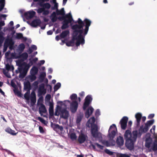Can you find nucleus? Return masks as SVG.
I'll return each mask as SVG.
<instances>
[{"label": "nucleus", "mask_w": 157, "mask_h": 157, "mask_svg": "<svg viewBox=\"0 0 157 157\" xmlns=\"http://www.w3.org/2000/svg\"><path fill=\"white\" fill-rule=\"evenodd\" d=\"M26 75V73L23 71L20 72V74L19 75V78H23L25 77Z\"/></svg>", "instance_id": "nucleus-47"}, {"label": "nucleus", "mask_w": 157, "mask_h": 157, "mask_svg": "<svg viewBox=\"0 0 157 157\" xmlns=\"http://www.w3.org/2000/svg\"><path fill=\"white\" fill-rule=\"evenodd\" d=\"M47 112V110L45 106L42 103L40 105V106L39 107V113L41 116H42L43 113H46Z\"/></svg>", "instance_id": "nucleus-16"}, {"label": "nucleus", "mask_w": 157, "mask_h": 157, "mask_svg": "<svg viewBox=\"0 0 157 157\" xmlns=\"http://www.w3.org/2000/svg\"><path fill=\"white\" fill-rule=\"evenodd\" d=\"M6 68L8 71L10 70L13 71L14 67L13 65L10 66L9 64H7L6 65Z\"/></svg>", "instance_id": "nucleus-41"}, {"label": "nucleus", "mask_w": 157, "mask_h": 157, "mask_svg": "<svg viewBox=\"0 0 157 157\" xmlns=\"http://www.w3.org/2000/svg\"><path fill=\"white\" fill-rule=\"evenodd\" d=\"M77 137L76 134L74 133H71L70 135V138L72 140H76Z\"/></svg>", "instance_id": "nucleus-48"}, {"label": "nucleus", "mask_w": 157, "mask_h": 157, "mask_svg": "<svg viewBox=\"0 0 157 157\" xmlns=\"http://www.w3.org/2000/svg\"><path fill=\"white\" fill-rule=\"evenodd\" d=\"M39 84V81H35L33 83V86L35 89H37L38 87V85Z\"/></svg>", "instance_id": "nucleus-53"}, {"label": "nucleus", "mask_w": 157, "mask_h": 157, "mask_svg": "<svg viewBox=\"0 0 157 157\" xmlns=\"http://www.w3.org/2000/svg\"><path fill=\"white\" fill-rule=\"evenodd\" d=\"M149 127L145 124L141 125L139 129L138 132L137 130L133 131L131 132L129 130H127L124 134V138L125 140V145L127 148L130 150H132L134 148V144H135L137 137L138 135L140 137L143 133L147 132Z\"/></svg>", "instance_id": "nucleus-1"}, {"label": "nucleus", "mask_w": 157, "mask_h": 157, "mask_svg": "<svg viewBox=\"0 0 157 157\" xmlns=\"http://www.w3.org/2000/svg\"><path fill=\"white\" fill-rule=\"evenodd\" d=\"M69 31L68 30H66L62 32L60 35L61 38H64L66 37L69 34Z\"/></svg>", "instance_id": "nucleus-31"}, {"label": "nucleus", "mask_w": 157, "mask_h": 157, "mask_svg": "<svg viewBox=\"0 0 157 157\" xmlns=\"http://www.w3.org/2000/svg\"><path fill=\"white\" fill-rule=\"evenodd\" d=\"M16 64L18 66V67H21L22 69V66L24 65V62L22 63L21 60H18L16 62Z\"/></svg>", "instance_id": "nucleus-43"}, {"label": "nucleus", "mask_w": 157, "mask_h": 157, "mask_svg": "<svg viewBox=\"0 0 157 157\" xmlns=\"http://www.w3.org/2000/svg\"><path fill=\"white\" fill-rule=\"evenodd\" d=\"M58 4L57 3H55L53 6H52L51 7V9L52 10L58 9Z\"/></svg>", "instance_id": "nucleus-56"}, {"label": "nucleus", "mask_w": 157, "mask_h": 157, "mask_svg": "<svg viewBox=\"0 0 157 157\" xmlns=\"http://www.w3.org/2000/svg\"><path fill=\"white\" fill-rule=\"evenodd\" d=\"M78 103L76 101H73L70 104V110L72 113H75L77 111Z\"/></svg>", "instance_id": "nucleus-10"}, {"label": "nucleus", "mask_w": 157, "mask_h": 157, "mask_svg": "<svg viewBox=\"0 0 157 157\" xmlns=\"http://www.w3.org/2000/svg\"><path fill=\"white\" fill-rule=\"evenodd\" d=\"M30 86V84L29 82H26L24 83V89L25 90L28 89Z\"/></svg>", "instance_id": "nucleus-49"}, {"label": "nucleus", "mask_w": 157, "mask_h": 157, "mask_svg": "<svg viewBox=\"0 0 157 157\" xmlns=\"http://www.w3.org/2000/svg\"><path fill=\"white\" fill-rule=\"evenodd\" d=\"M24 97L27 100H29V93L28 92H26L24 94Z\"/></svg>", "instance_id": "nucleus-57"}, {"label": "nucleus", "mask_w": 157, "mask_h": 157, "mask_svg": "<svg viewBox=\"0 0 157 157\" xmlns=\"http://www.w3.org/2000/svg\"><path fill=\"white\" fill-rule=\"evenodd\" d=\"M28 78L31 82H32L36 80V75L31 74V75L29 76Z\"/></svg>", "instance_id": "nucleus-38"}, {"label": "nucleus", "mask_w": 157, "mask_h": 157, "mask_svg": "<svg viewBox=\"0 0 157 157\" xmlns=\"http://www.w3.org/2000/svg\"><path fill=\"white\" fill-rule=\"evenodd\" d=\"M100 115V110L98 109L96 110L95 113V115L96 117L99 116Z\"/></svg>", "instance_id": "nucleus-59"}, {"label": "nucleus", "mask_w": 157, "mask_h": 157, "mask_svg": "<svg viewBox=\"0 0 157 157\" xmlns=\"http://www.w3.org/2000/svg\"><path fill=\"white\" fill-rule=\"evenodd\" d=\"M4 33L2 32H0V40L2 41L3 42L5 38L4 37Z\"/></svg>", "instance_id": "nucleus-51"}, {"label": "nucleus", "mask_w": 157, "mask_h": 157, "mask_svg": "<svg viewBox=\"0 0 157 157\" xmlns=\"http://www.w3.org/2000/svg\"><path fill=\"white\" fill-rule=\"evenodd\" d=\"M3 150L5 151L8 154L11 155H13V157H16L14 154L12 152L6 149H3Z\"/></svg>", "instance_id": "nucleus-55"}, {"label": "nucleus", "mask_w": 157, "mask_h": 157, "mask_svg": "<svg viewBox=\"0 0 157 157\" xmlns=\"http://www.w3.org/2000/svg\"><path fill=\"white\" fill-rule=\"evenodd\" d=\"M57 15L56 12H53L51 14L50 16V18L52 22H54L57 21V17L56 16Z\"/></svg>", "instance_id": "nucleus-24"}, {"label": "nucleus", "mask_w": 157, "mask_h": 157, "mask_svg": "<svg viewBox=\"0 0 157 157\" xmlns=\"http://www.w3.org/2000/svg\"><path fill=\"white\" fill-rule=\"evenodd\" d=\"M117 131L116 126L115 124H113L110 126L108 135L109 140H106L105 145L109 147L115 144V142L113 139L116 135Z\"/></svg>", "instance_id": "nucleus-5"}, {"label": "nucleus", "mask_w": 157, "mask_h": 157, "mask_svg": "<svg viewBox=\"0 0 157 157\" xmlns=\"http://www.w3.org/2000/svg\"><path fill=\"white\" fill-rule=\"evenodd\" d=\"M56 12L57 15H65V11L63 8H62L60 10H59L58 9L57 10Z\"/></svg>", "instance_id": "nucleus-34"}, {"label": "nucleus", "mask_w": 157, "mask_h": 157, "mask_svg": "<svg viewBox=\"0 0 157 157\" xmlns=\"http://www.w3.org/2000/svg\"><path fill=\"white\" fill-rule=\"evenodd\" d=\"M145 147L148 148H149L152 144V140L150 138H147L145 140Z\"/></svg>", "instance_id": "nucleus-20"}, {"label": "nucleus", "mask_w": 157, "mask_h": 157, "mask_svg": "<svg viewBox=\"0 0 157 157\" xmlns=\"http://www.w3.org/2000/svg\"><path fill=\"white\" fill-rule=\"evenodd\" d=\"M31 105L32 106H33L36 102V95L34 93L33 95L31 97Z\"/></svg>", "instance_id": "nucleus-25"}, {"label": "nucleus", "mask_w": 157, "mask_h": 157, "mask_svg": "<svg viewBox=\"0 0 157 157\" xmlns=\"http://www.w3.org/2000/svg\"><path fill=\"white\" fill-rule=\"evenodd\" d=\"M77 98V95L75 94H73L70 96V98L72 100H76Z\"/></svg>", "instance_id": "nucleus-52"}, {"label": "nucleus", "mask_w": 157, "mask_h": 157, "mask_svg": "<svg viewBox=\"0 0 157 157\" xmlns=\"http://www.w3.org/2000/svg\"><path fill=\"white\" fill-rule=\"evenodd\" d=\"M90 145L89 146L90 147H92L94 149H96V147L95 146V145H96L95 144V143H94V144L91 141H90Z\"/></svg>", "instance_id": "nucleus-60"}, {"label": "nucleus", "mask_w": 157, "mask_h": 157, "mask_svg": "<svg viewBox=\"0 0 157 157\" xmlns=\"http://www.w3.org/2000/svg\"><path fill=\"white\" fill-rule=\"evenodd\" d=\"M77 22L78 24L72 25L71 24V28L72 29L76 30L79 33H82L84 36L87 33L89 29V27L90 26L91 21L90 20L85 18L84 21H82L80 18L75 22Z\"/></svg>", "instance_id": "nucleus-2"}, {"label": "nucleus", "mask_w": 157, "mask_h": 157, "mask_svg": "<svg viewBox=\"0 0 157 157\" xmlns=\"http://www.w3.org/2000/svg\"><path fill=\"white\" fill-rule=\"evenodd\" d=\"M116 143L118 146H123L124 144L123 138L120 136L117 137L116 140Z\"/></svg>", "instance_id": "nucleus-18"}, {"label": "nucleus", "mask_w": 157, "mask_h": 157, "mask_svg": "<svg viewBox=\"0 0 157 157\" xmlns=\"http://www.w3.org/2000/svg\"><path fill=\"white\" fill-rule=\"evenodd\" d=\"M83 117V114L82 113L78 114L76 119V123L78 125H80V122Z\"/></svg>", "instance_id": "nucleus-21"}, {"label": "nucleus", "mask_w": 157, "mask_h": 157, "mask_svg": "<svg viewBox=\"0 0 157 157\" xmlns=\"http://www.w3.org/2000/svg\"><path fill=\"white\" fill-rule=\"evenodd\" d=\"M49 114L50 116H52L54 115L53 103L50 102H49Z\"/></svg>", "instance_id": "nucleus-23"}, {"label": "nucleus", "mask_w": 157, "mask_h": 157, "mask_svg": "<svg viewBox=\"0 0 157 157\" xmlns=\"http://www.w3.org/2000/svg\"><path fill=\"white\" fill-rule=\"evenodd\" d=\"M40 6L43 7L44 9H49L51 7L50 4L48 3L44 4L41 3H40Z\"/></svg>", "instance_id": "nucleus-33"}, {"label": "nucleus", "mask_w": 157, "mask_h": 157, "mask_svg": "<svg viewBox=\"0 0 157 157\" xmlns=\"http://www.w3.org/2000/svg\"><path fill=\"white\" fill-rule=\"evenodd\" d=\"M68 17V14H67L65 16L63 15V16L61 17L59 16L57 18V19H58L61 21H64L65 19H67V18Z\"/></svg>", "instance_id": "nucleus-42"}, {"label": "nucleus", "mask_w": 157, "mask_h": 157, "mask_svg": "<svg viewBox=\"0 0 157 157\" xmlns=\"http://www.w3.org/2000/svg\"><path fill=\"white\" fill-rule=\"evenodd\" d=\"M35 14L36 12L33 10H32L25 13L24 16L27 19L29 20L33 17Z\"/></svg>", "instance_id": "nucleus-11"}, {"label": "nucleus", "mask_w": 157, "mask_h": 157, "mask_svg": "<svg viewBox=\"0 0 157 157\" xmlns=\"http://www.w3.org/2000/svg\"><path fill=\"white\" fill-rule=\"evenodd\" d=\"M95 120L94 117L90 118L87 121V126L90 127L89 124H90L91 126L90 132L92 136L94 138L101 139L102 138L101 134L98 131L97 125L94 124Z\"/></svg>", "instance_id": "nucleus-3"}, {"label": "nucleus", "mask_w": 157, "mask_h": 157, "mask_svg": "<svg viewBox=\"0 0 157 157\" xmlns=\"http://www.w3.org/2000/svg\"><path fill=\"white\" fill-rule=\"evenodd\" d=\"M5 131L7 133L10 134L11 135L14 136L16 135L17 133H15L14 130L11 129L10 128H8L5 129Z\"/></svg>", "instance_id": "nucleus-32"}, {"label": "nucleus", "mask_w": 157, "mask_h": 157, "mask_svg": "<svg viewBox=\"0 0 157 157\" xmlns=\"http://www.w3.org/2000/svg\"><path fill=\"white\" fill-rule=\"evenodd\" d=\"M154 119H152V120L147 121L145 124L150 127L154 123Z\"/></svg>", "instance_id": "nucleus-44"}, {"label": "nucleus", "mask_w": 157, "mask_h": 157, "mask_svg": "<svg viewBox=\"0 0 157 157\" xmlns=\"http://www.w3.org/2000/svg\"><path fill=\"white\" fill-rule=\"evenodd\" d=\"M41 23V21L40 19H36L32 21L31 25L33 27H36L38 26H40Z\"/></svg>", "instance_id": "nucleus-14"}, {"label": "nucleus", "mask_w": 157, "mask_h": 157, "mask_svg": "<svg viewBox=\"0 0 157 157\" xmlns=\"http://www.w3.org/2000/svg\"><path fill=\"white\" fill-rule=\"evenodd\" d=\"M0 11L4 8L5 5V0H0Z\"/></svg>", "instance_id": "nucleus-40"}, {"label": "nucleus", "mask_w": 157, "mask_h": 157, "mask_svg": "<svg viewBox=\"0 0 157 157\" xmlns=\"http://www.w3.org/2000/svg\"><path fill=\"white\" fill-rule=\"evenodd\" d=\"M39 130L40 132L41 133H44V131L43 127L41 126H39Z\"/></svg>", "instance_id": "nucleus-64"}, {"label": "nucleus", "mask_w": 157, "mask_h": 157, "mask_svg": "<svg viewBox=\"0 0 157 157\" xmlns=\"http://www.w3.org/2000/svg\"><path fill=\"white\" fill-rule=\"evenodd\" d=\"M94 110V109L92 106L88 108L85 113L86 117L88 118L92 113Z\"/></svg>", "instance_id": "nucleus-15"}, {"label": "nucleus", "mask_w": 157, "mask_h": 157, "mask_svg": "<svg viewBox=\"0 0 157 157\" xmlns=\"http://www.w3.org/2000/svg\"><path fill=\"white\" fill-rule=\"evenodd\" d=\"M104 151L106 154L110 155H113V152L106 148L105 150Z\"/></svg>", "instance_id": "nucleus-50"}, {"label": "nucleus", "mask_w": 157, "mask_h": 157, "mask_svg": "<svg viewBox=\"0 0 157 157\" xmlns=\"http://www.w3.org/2000/svg\"><path fill=\"white\" fill-rule=\"evenodd\" d=\"M44 8H39L37 10V12L39 13H40L43 12V11L44 10Z\"/></svg>", "instance_id": "nucleus-62"}, {"label": "nucleus", "mask_w": 157, "mask_h": 157, "mask_svg": "<svg viewBox=\"0 0 157 157\" xmlns=\"http://www.w3.org/2000/svg\"><path fill=\"white\" fill-rule=\"evenodd\" d=\"M74 21L72 17H69L68 19H65L63 21L62 23V25L61 27V29L62 30L65 29L69 27L68 25L69 23H71L72 21Z\"/></svg>", "instance_id": "nucleus-7"}, {"label": "nucleus", "mask_w": 157, "mask_h": 157, "mask_svg": "<svg viewBox=\"0 0 157 157\" xmlns=\"http://www.w3.org/2000/svg\"><path fill=\"white\" fill-rule=\"evenodd\" d=\"M28 56V54L27 53L24 52L21 54L18 57L16 58L21 57L22 58V61H24L27 59Z\"/></svg>", "instance_id": "nucleus-28"}, {"label": "nucleus", "mask_w": 157, "mask_h": 157, "mask_svg": "<svg viewBox=\"0 0 157 157\" xmlns=\"http://www.w3.org/2000/svg\"><path fill=\"white\" fill-rule=\"evenodd\" d=\"M59 111H60V117L65 120L67 119L69 116V113L66 109H62L61 108Z\"/></svg>", "instance_id": "nucleus-8"}, {"label": "nucleus", "mask_w": 157, "mask_h": 157, "mask_svg": "<svg viewBox=\"0 0 157 157\" xmlns=\"http://www.w3.org/2000/svg\"><path fill=\"white\" fill-rule=\"evenodd\" d=\"M117 157H130V155L127 154H122L120 153H118Z\"/></svg>", "instance_id": "nucleus-36"}, {"label": "nucleus", "mask_w": 157, "mask_h": 157, "mask_svg": "<svg viewBox=\"0 0 157 157\" xmlns=\"http://www.w3.org/2000/svg\"><path fill=\"white\" fill-rule=\"evenodd\" d=\"M93 100L92 96L91 95H88L85 98V101L83 103L82 108L84 110H86L89 105L91 104Z\"/></svg>", "instance_id": "nucleus-6"}, {"label": "nucleus", "mask_w": 157, "mask_h": 157, "mask_svg": "<svg viewBox=\"0 0 157 157\" xmlns=\"http://www.w3.org/2000/svg\"><path fill=\"white\" fill-rule=\"evenodd\" d=\"M46 93V90L44 88V83H41L39 85L38 90V94L39 95L45 94Z\"/></svg>", "instance_id": "nucleus-12"}, {"label": "nucleus", "mask_w": 157, "mask_h": 157, "mask_svg": "<svg viewBox=\"0 0 157 157\" xmlns=\"http://www.w3.org/2000/svg\"><path fill=\"white\" fill-rule=\"evenodd\" d=\"M24 65L22 66V71L25 72L27 74L29 68L30 67V63L27 64L25 62H24Z\"/></svg>", "instance_id": "nucleus-22"}, {"label": "nucleus", "mask_w": 157, "mask_h": 157, "mask_svg": "<svg viewBox=\"0 0 157 157\" xmlns=\"http://www.w3.org/2000/svg\"><path fill=\"white\" fill-rule=\"evenodd\" d=\"M87 136L83 133L80 134L78 138V140L80 144L83 143L86 140Z\"/></svg>", "instance_id": "nucleus-17"}, {"label": "nucleus", "mask_w": 157, "mask_h": 157, "mask_svg": "<svg viewBox=\"0 0 157 157\" xmlns=\"http://www.w3.org/2000/svg\"><path fill=\"white\" fill-rule=\"evenodd\" d=\"M95 144L97 146V147L101 150H103L104 148V146L101 145L97 143H95Z\"/></svg>", "instance_id": "nucleus-58"}, {"label": "nucleus", "mask_w": 157, "mask_h": 157, "mask_svg": "<svg viewBox=\"0 0 157 157\" xmlns=\"http://www.w3.org/2000/svg\"><path fill=\"white\" fill-rule=\"evenodd\" d=\"M46 74L45 72H43L41 73L39 77V79L40 80V82H43L45 77L46 76Z\"/></svg>", "instance_id": "nucleus-35"}, {"label": "nucleus", "mask_w": 157, "mask_h": 157, "mask_svg": "<svg viewBox=\"0 0 157 157\" xmlns=\"http://www.w3.org/2000/svg\"><path fill=\"white\" fill-rule=\"evenodd\" d=\"M10 53V51H8L6 52L5 53V56L6 58L8 60H10L11 59V58H9V57Z\"/></svg>", "instance_id": "nucleus-54"}, {"label": "nucleus", "mask_w": 157, "mask_h": 157, "mask_svg": "<svg viewBox=\"0 0 157 157\" xmlns=\"http://www.w3.org/2000/svg\"><path fill=\"white\" fill-rule=\"evenodd\" d=\"M37 119L40 121L43 124L45 125H47L48 123V121H46L43 118L40 117H38L37 118Z\"/></svg>", "instance_id": "nucleus-37"}, {"label": "nucleus", "mask_w": 157, "mask_h": 157, "mask_svg": "<svg viewBox=\"0 0 157 157\" xmlns=\"http://www.w3.org/2000/svg\"><path fill=\"white\" fill-rule=\"evenodd\" d=\"M23 37V34L20 33H17L15 38L17 39H20L22 38Z\"/></svg>", "instance_id": "nucleus-46"}, {"label": "nucleus", "mask_w": 157, "mask_h": 157, "mask_svg": "<svg viewBox=\"0 0 157 157\" xmlns=\"http://www.w3.org/2000/svg\"><path fill=\"white\" fill-rule=\"evenodd\" d=\"M51 126L52 127L55 128H58L61 131H62L63 130V126H60L58 124H54L52 122H51Z\"/></svg>", "instance_id": "nucleus-29"}, {"label": "nucleus", "mask_w": 157, "mask_h": 157, "mask_svg": "<svg viewBox=\"0 0 157 157\" xmlns=\"http://www.w3.org/2000/svg\"><path fill=\"white\" fill-rule=\"evenodd\" d=\"M49 13V11L48 10H45L44 9V10L43 12V14L45 15H48Z\"/></svg>", "instance_id": "nucleus-63"}, {"label": "nucleus", "mask_w": 157, "mask_h": 157, "mask_svg": "<svg viewBox=\"0 0 157 157\" xmlns=\"http://www.w3.org/2000/svg\"><path fill=\"white\" fill-rule=\"evenodd\" d=\"M8 47V45H6V44L4 43L3 46V52H4L6 51Z\"/></svg>", "instance_id": "nucleus-61"}, {"label": "nucleus", "mask_w": 157, "mask_h": 157, "mask_svg": "<svg viewBox=\"0 0 157 157\" xmlns=\"http://www.w3.org/2000/svg\"><path fill=\"white\" fill-rule=\"evenodd\" d=\"M61 84L60 82L57 83L54 87V90L55 92L57 91L61 87Z\"/></svg>", "instance_id": "nucleus-39"}, {"label": "nucleus", "mask_w": 157, "mask_h": 157, "mask_svg": "<svg viewBox=\"0 0 157 157\" xmlns=\"http://www.w3.org/2000/svg\"><path fill=\"white\" fill-rule=\"evenodd\" d=\"M38 71V68L35 66H33L31 69L30 71L31 74L36 75Z\"/></svg>", "instance_id": "nucleus-26"}, {"label": "nucleus", "mask_w": 157, "mask_h": 157, "mask_svg": "<svg viewBox=\"0 0 157 157\" xmlns=\"http://www.w3.org/2000/svg\"><path fill=\"white\" fill-rule=\"evenodd\" d=\"M11 85L14 89L13 90V91L15 93H17L18 94L20 93V92L17 90V86L14 82L11 81Z\"/></svg>", "instance_id": "nucleus-27"}, {"label": "nucleus", "mask_w": 157, "mask_h": 157, "mask_svg": "<svg viewBox=\"0 0 157 157\" xmlns=\"http://www.w3.org/2000/svg\"><path fill=\"white\" fill-rule=\"evenodd\" d=\"M128 118L126 116L124 117L121 120L120 124L122 129L125 130L126 128Z\"/></svg>", "instance_id": "nucleus-9"}, {"label": "nucleus", "mask_w": 157, "mask_h": 157, "mask_svg": "<svg viewBox=\"0 0 157 157\" xmlns=\"http://www.w3.org/2000/svg\"><path fill=\"white\" fill-rule=\"evenodd\" d=\"M142 116V114L140 113H137L135 115V117L136 120L135 122V124L136 125V127L137 128L140 126Z\"/></svg>", "instance_id": "nucleus-13"}, {"label": "nucleus", "mask_w": 157, "mask_h": 157, "mask_svg": "<svg viewBox=\"0 0 157 157\" xmlns=\"http://www.w3.org/2000/svg\"><path fill=\"white\" fill-rule=\"evenodd\" d=\"M25 48V44L23 43L20 44L18 47V49L19 53H22Z\"/></svg>", "instance_id": "nucleus-30"}, {"label": "nucleus", "mask_w": 157, "mask_h": 157, "mask_svg": "<svg viewBox=\"0 0 157 157\" xmlns=\"http://www.w3.org/2000/svg\"><path fill=\"white\" fill-rule=\"evenodd\" d=\"M152 150L153 151H156L157 150V142H154L153 144L151 147Z\"/></svg>", "instance_id": "nucleus-45"}, {"label": "nucleus", "mask_w": 157, "mask_h": 157, "mask_svg": "<svg viewBox=\"0 0 157 157\" xmlns=\"http://www.w3.org/2000/svg\"><path fill=\"white\" fill-rule=\"evenodd\" d=\"M14 43L12 38H9V36H7L4 43L9 46L13 44V43L14 44Z\"/></svg>", "instance_id": "nucleus-19"}, {"label": "nucleus", "mask_w": 157, "mask_h": 157, "mask_svg": "<svg viewBox=\"0 0 157 157\" xmlns=\"http://www.w3.org/2000/svg\"><path fill=\"white\" fill-rule=\"evenodd\" d=\"M85 36L83 35V33H79L76 30H74L72 35V38L70 42L73 46H74L75 40H76L75 45L77 47L80 44L82 45L85 43Z\"/></svg>", "instance_id": "nucleus-4"}]
</instances>
